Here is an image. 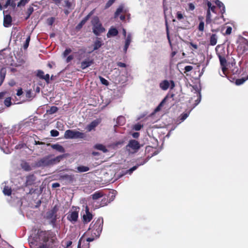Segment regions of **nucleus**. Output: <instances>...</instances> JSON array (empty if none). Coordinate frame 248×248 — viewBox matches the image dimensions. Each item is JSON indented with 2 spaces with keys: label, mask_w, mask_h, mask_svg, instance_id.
<instances>
[{
  "label": "nucleus",
  "mask_w": 248,
  "mask_h": 248,
  "mask_svg": "<svg viewBox=\"0 0 248 248\" xmlns=\"http://www.w3.org/2000/svg\"><path fill=\"white\" fill-rule=\"evenodd\" d=\"M118 34V31L115 28H111L107 33V37L116 36Z\"/></svg>",
  "instance_id": "obj_23"
},
{
  "label": "nucleus",
  "mask_w": 248,
  "mask_h": 248,
  "mask_svg": "<svg viewBox=\"0 0 248 248\" xmlns=\"http://www.w3.org/2000/svg\"><path fill=\"white\" fill-rule=\"evenodd\" d=\"M99 79L101 83L102 84L105 85L106 86H108L109 85V82L102 77L100 76Z\"/></svg>",
  "instance_id": "obj_41"
},
{
  "label": "nucleus",
  "mask_w": 248,
  "mask_h": 248,
  "mask_svg": "<svg viewBox=\"0 0 248 248\" xmlns=\"http://www.w3.org/2000/svg\"><path fill=\"white\" fill-rule=\"evenodd\" d=\"M103 226V219L102 218H98L97 219H94L90 224V227L102 231Z\"/></svg>",
  "instance_id": "obj_8"
},
{
  "label": "nucleus",
  "mask_w": 248,
  "mask_h": 248,
  "mask_svg": "<svg viewBox=\"0 0 248 248\" xmlns=\"http://www.w3.org/2000/svg\"><path fill=\"white\" fill-rule=\"evenodd\" d=\"M52 156V155H48L40 158L36 162V166L38 167H45L53 165Z\"/></svg>",
  "instance_id": "obj_6"
},
{
  "label": "nucleus",
  "mask_w": 248,
  "mask_h": 248,
  "mask_svg": "<svg viewBox=\"0 0 248 248\" xmlns=\"http://www.w3.org/2000/svg\"><path fill=\"white\" fill-rule=\"evenodd\" d=\"M207 6H208V10H209L210 11H212L213 12H215V6H212V4H211V3L210 2L208 1L207 2Z\"/></svg>",
  "instance_id": "obj_50"
},
{
  "label": "nucleus",
  "mask_w": 248,
  "mask_h": 248,
  "mask_svg": "<svg viewBox=\"0 0 248 248\" xmlns=\"http://www.w3.org/2000/svg\"><path fill=\"white\" fill-rule=\"evenodd\" d=\"M176 17L178 20H181L183 19L184 16L181 12H178L176 14Z\"/></svg>",
  "instance_id": "obj_53"
},
{
  "label": "nucleus",
  "mask_w": 248,
  "mask_h": 248,
  "mask_svg": "<svg viewBox=\"0 0 248 248\" xmlns=\"http://www.w3.org/2000/svg\"><path fill=\"white\" fill-rule=\"evenodd\" d=\"M86 135L85 133L73 130H67L64 134L65 139H85Z\"/></svg>",
  "instance_id": "obj_3"
},
{
  "label": "nucleus",
  "mask_w": 248,
  "mask_h": 248,
  "mask_svg": "<svg viewBox=\"0 0 248 248\" xmlns=\"http://www.w3.org/2000/svg\"><path fill=\"white\" fill-rule=\"evenodd\" d=\"M101 232L102 231H99L97 229L89 227L86 233L87 235L91 236L90 238H93L94 240L95 238L99 237Z\"/></svg>",
  "instance_id": "obj_13"
},
{
  "label": "nucleus",
  "mask_w": 248,
  "mask_h": 248,
  "mask_svg": "<svg viewBox=\"0 0 248 248\" xmlns=\"http://www.w3.org/2000/svg\"><path fill=\"white\" fill-rule=\"evenodd\" d=\"M51 136L52 137H57L59 135V132L56 130H52L50 131Z\"/></svg>",
  "instance_id": "obj_49"
},
{
  "label": "nucleus",
  "mask_w": 248,
  "mask_h": 248,
  "mask_svg": "<svg viewBox=\"0 0 248 248\" xmlns=\"http://www.w3.org/2000/svg\"><path fill=\"white\" fill-rule=\"evenodd\" d=\"M123 7L122 6H120L116 11L114 16L115 17H117L120 13H121L123 12Z\"/></svg>",
  "instance_id": "obj_44"
},
{
  "label": "nucleus",
  "mask_w": 248,
  "mask_h": 248,
  "mask_svg": "<svg viewBox=\"0 0 248 248\" xmlns=\"http://www.w3.org/2000/svg\"><path fill=\"white\" fill-rule=\"evenodd\" d=\"M33 11H34V10H33V8L32 7L30 6L28 8V9H27V12H26V14H27V16L25 17V19L26 20H27L29 18V17H30L31 15L33 13Z\"/></svg>",
  "instance_id": "obj_34"
},
{
  "label": "nucleus",
  "mask_w": 248,
  "mask_h": 248,
  "mask_svg": "<svg viewBox=\"0 0 248 248\" xmlns=\"http://www.w3.org/2000/svg\"><path fill=\"white\" fill-rule=\"evenodd\" d=\"M3 14H5V11H3ZM12 18L9 14L4 15L3 18V26L5 27L8 28L12 25Z\"/></svg>",
  "instance_id": "obj_16"
},
{
  "label": "nucleus",
  "mask_w": 248,
  "mask_h": 248,
  "mask_svg": "<svg viewBox=\"0 0 248 248\" xmlns=\"http://www.w3.org/2000/svg\"><path fill=\"white\" fill-rule=\"evenodd\" d=\"M248 50V41L246 39H242L237 46V51L239 53L242 54Z\"/></svg>",
  "instance_id": "obj_11"
},
{
  "label": "nucleus",
  "mask_w": 248,
  "mask_h": 248,
  "mask_svg": "<svg viewBox=\"0 0 248 248\" xmlns=\"http://www.w3.org/2000/svg\"><path fill=\"white\" fill-rule=\"evenodd\" d=\"M188 116V114L187 113L183 114L181 116V120L183 121H184Z\"/></svg>",
  "instance_id": "obj_63"
},
{
  "label": "nucleus",
  "mask_w": 248,
  "mask_h": 248,
  "mask_svg": "<svg viewBox=\"0 0 248 248\" xmlns=\"http://www.w3.org/2000/svg\"><path fill=\"white\" fill-rule=\"evenodd\" d=\"M132 136L134 138L137 139L140 136V133L139 132H134L132 134Z\"/></svg>",
  "instance_id": "obj_64"
},
{
  "label": "nucleus",
  "mask_w": 248,
  "mask_h": 248,
  "mask_svg": "<svg viewBox=\"0 0 248 248\" xmlns=\"http://www.w3.org/2000/svg\"><path fill=\"white\" fill-rule=\"evenodd\" d=\"M72 52V50L70 48H66L62 53L63 57H66L69 54Z\"/></svg>",
  "instance_id": "obj_48"
},
{
  "label": "nucleus",
  "mask_w": 248,
  "mask_h": 248,
  "mask_svg": "<svg viewBox=\"0 0 248 248\" xmlns=\"http://www.w3.org/2000/svg\"><path fill=\"white\" fill-rule=\"evenodd\" d=\"M55 20V18L51 17L47 19V23L49 26H52L54 23Z\"/></svg>",
  "instance_id": "obj_46"
},
{
  "label": "nucleus",
  "mask_w": 248,
  "mask_h": 248,
  "mask_svg": "<svg viewBox=\"0 0 248 248\" xmlns=\"http://www.w3.org/2000/svg\"><path fill=\"white\" fill-rule=\"evenodd\" d=\"M159 86L163 90H167L169 88L171 90L175 87V84L172 80H164L160 83Z\"/></svg>",
  "instance_id": "obj_10"
},
{
  "label": "nucleus",
  "mask_w": 248,
  "mask_h": 248,
  "mask_svg": "<svg viewBox=\"0 0 248 248\" xmlns=\"http://www.w3.org/2000/svg\"><path fill=\"white\" fill-rule=\"evenodd\" d=\"M102 42L100 38H98L93 44V49L92 51L97 50L102 46Z\"/></svg>",
  "instance_id": "obj_27"
},
{
  "label": "nucleus",
  "mask_w": 248,
  "mask_h": 248,
  "mask_svg": "<svg viewBox=\"0 0 248 248\" xmlns=\"http://www.w3.org/2000/svg\"><path fill=\"white\" fill-rule=\"evenodd\" d=\"M16 0H7L5 4L3 5V7L6 8L8 6H11L13 9H15L16 7Z\"/></svg>",
  "instance_id": "obj_24"
},
{
  "label": "nucleus",
  "mask_w": 248,
  "mask_h": 248,
  "mask_svg": "<svg viewBox=\"0 0 248 248\" xmlns=\"http://www.w3.org/2000/svg\"><path fill=\"white\" fill-rule=\"evenodd\" d=\"M60 179L62 180H66L68 183H72L75 181L74 175L64 174L60 176Z\"/></svg>",
  "instance_id": "obj_18"
},
{
  "label": "nucleus",
  "mask_w": 248,
  "mask_h": 248,
  "mask_svg": "<svg viewBox=\"0 0 248 248\" xmlns=\"http://www.w3.org/2000/svg\"><path fill=\"white\" fill-rule=\"evenodd\" d=\"M143 127V125L140 123H137L134 124L133 126V129L136 131H139Z\"/></svg>",
  "instance_id": "obj_40"
},
{
  "label": "nucleus",
  "mask_w": 248,
  "mask_h": 248,
  "mask_svg": "<svg viewBox=\"0 0 248 248\" xmlns=\"http://www.w3.org/2000/svg\"><path fill=\"white\" fill-rule=\"evenodd\" d=\"M215 3L217 5L219 8L220 9L221 12L223 14L225 12V7L222 2L219 0H215Z\"/></svg>",
  "instance_id": "obj_28"
},
{
  "label": "nucleus",
  "mask_w": 248,
  "mask_h": 248,
  "mask_svg": "<svg viewBox=\"0 0 248 248\" xmlns=\"http://www.w3.org/2000/svg\"><path fill=\"white\" fill-rule=\"evenodd\" d=\"M104 196L103 193L100 191H97L94 192L93 194L91 195L92 199L94 201H96L100 199V198H102Z\"/></svg>",
  "instance_id": "obj_22"
},
{
  "label": "nucleus",
  "mask_w": 248,
  "mask_h": 248,
  "mask_svg": "<svg viewBox=\"0 0 248 248\" xmlns=\"http://www.w3.org/2000/svg\"><path fill=\"white\" fill-rule=\"evenodd\" d=\"M101 122V119L97 118L92 121L90 124H88L86 129L88 132L94 130L95 128L97 127Z\"/></svg>",
  "instance_id": "obj_12"
},
{
  "label": "nucleus",
  "mask_w": 248,
  "mask_h": 248,
  "mask_svg": "<svg viewBox=\"0 0 248 248\" xmlns=\"http://www.w3.org/2000/svg\"><path fill=\"white\" fill-rule=\"evenodd\" d=\"M58 110V108L56 106H52L50 108V109L47 110L49 114H52L56 113Z\"/></svg>",
  "instance_id": "obj_38"
},
{
  "label": "nucleus",
  "mask_w": 248,
  "mask_h": 248,
  "mask_svg": "<svg viewBox=\"0 0 248 248\" xmlns=\"http://www.w3.org/2000/svg\"><path fill=\"white\" fill-rule=\"evenodd\" d=\"M57 238L54 232L50 231L38 230L34 236L29 240L30 243L35 244L39 243L40 245L38 248H51L50 243L53 244L56 242Z\"/></svg>",
  "instance_id": "obj_1"
},
{
  "label": "nucleus",
  "mask_w": 248,
  "mask_h": 248,
  "mask_svg": "<svg viewBox=\"0 0 248 248\" xmlns=\"http://www.w3.org/2000/svg\"><path fill=\"white\" fill-rule=\"evenodd\" d=\"M36 178L33 174L28 175L26 177V184L27 186L33 185L35 181Z\"/></svg>",
  "instance_id": "obj_19"
},
{
  "label": "nucleus",
  "mask_w": 248,
  "mask_h": 248,
  "mask_svg": "<svg viewBox=\"0 0 248 248\" xmlns=\"http://www.w3.org/2000/svg\"><path fill=\"white\" fill-rule=\"evenodd\" d=\"M210 44L215 46L217 43V37L216 34H212L210 37Z\"/></svg>",
  "instance_id": "obj_32"
},
{
  "label": "nucleus",
  "mask_w": 248,
  "mask_h": 248,
  "mask_svg": "<svg viewBox=\"0 0 248 248\" xmlns=\"http://www.w3.org/2000/svg\"><path fill=\"white\" fill-rule=\"evenodd\" d=\"M131 35L130 34L127 35L125 41V45L124 47V51L126 53L131 42Z\"/></svg>",
  "instance_id": "obj_21"
},
{
  "label": "nucleus",
  "mask_w": 248,
  "mask_h": 248,
  "mask_svg": "<svg viewBox=\"0 0 248 248\" xmlns=\"http://www.w3.org/2000/svg\"><path fill=\"white\" fill-rule=\"evenodd\" d=\"M47 145H50L52 149H55L60 153H63L65 152L64 148L59 144H50L49 143Z\"/></svg>",
  "instance_id": "obj_20"
},
{
  "label": "nucleus",
  "mask_w": 248,
  "mask_h": 248,
  "mask_svg": "<svg viewBox=\"0 0 248 248\" xmlns=\"http://www.w3.org/2000/svg\"><path fill=\"white\" fill-rule=\"evenodd\" d=\"M23 93V91H22V89L21 88H20L19 89H18L17 90L16 95L17 96H19L21 95H22Z\"/></svg>",
  "instance_id": "obj_61"
},
{
  "label": "nucleus",
  "mask_w": 248,
  "mask_h": 248,
  "mask_svg": "<svg viewBox=\"0 0 248 248\" xmlns=\"http://www.w3.org/2000/svg\"><path fill=\"white\" fill-rule=\"evenodd\" d=\"M92 24L93 25V32L95 35L99 36L105 31V29L103 27L98 17H94L93 19Z\"/></svg>",
  "instance_id": "obj_2"
},
{
  "label": "nucleus",
  "mask_w": 248,
  "mask_h": 248,
  "mask_svg": "<svg viewBox=\"0 0 248 248\" xmlns=\"http://www.w3.org/2000/svg\"><path fill=\"white\" fill-rule=\"evenodd\" d=\"M21 166L23 169L26 171H29L31 170V167L29 163L25 162L22 163Z\"/></svg>",
  "instance_id": "obj_35"
},
{
  "label": "nucleus",
  "mask_w": 248,
  "mask_h": 248,
  "mask_svg": "<svg viewBox=\"0 0 248 248\" xmlns=\"http://www.w3.org/2000/svg\"><path fill=\"white\" fill-rule=\"evenodd\" d=\"M167 96H166L163 100L161 101L159 106L156 108V112L160 110L161 107L164 105V104L166 103V100L167 99Z\"/></svg>",
  "instance_id": "obj_39"
},
{
  "label": "nucleus",
  "mask_w": 248,
  "mask_h": 248,
  "mask_svg": "<svg viewBox=\"0 0 248 248\" xmlns=\"http://www.w3.org/2000/svg\"><path fill=\"white\" fill-rule=\"evenodd\" d=\"M89 15L85 17L76 26V29L78 30H79L82 28L83 26L87 22L88 18H89Z\"/></svg>",
  "instance_id": "obj_25"
},
{
  "label": "nucleus",
  "mask_w": 248,
  "mask_h": 248,
  "mask_svg": "<svg viewBox=\"0 0 248 248\" xmlns=\"http://www.w3.org/2000/svg\"><path fill=\"white\" fill-rule=\"evenodd\" d=\"M93 218V215L89 211V208L87 205L85 206V213L82 216V221L84 224L90 222Z\"/></svg>",
  "instance_id": "obj_9"
},
{
  "label": "nucleus",
  "mask_w": 248,
  "mask_h": 248,
  "mask_svg": "<svg viewBox=\"0 0 248 248\" xmlns=\"http://www.w3.org/2000/svg\"><path fill=\"white\" fill-rule=\"evenodd\" d=\"M95 148L97 150L102 151L104 153L107 151V149H106V147L104 145L101 144H96L95 146Z\"/></svg>",
  "instance_id": "obj_33"
},
{
  "label": "nucleus",
  "mask_w": 248,
  "mask_h": 248,
  "mask_svg": "<svg viewBox=\"0 0 248 248\" xmlns=\"http://www.w3.org/2000/svg\"><path fill=\"white\" fill-rule=\"evenodd\" d=\"M140 165H137L136 166H133V167H132L131 168L127 170V173L131 174L133 172V171L136 170Z\"/></svg>",
  "instance_id": "obj_52"
},
{
  "label": "nucleus",
  "mask_w": 248,
  "mask_h": 248,
  "mask_svg": "<svg viewBox=\"0 0 248 248\" xmlns=\"http://www.w3.org/2000/svg\"><path fill=\"white\" fill-rule=\"evenodd\" d=\"M219 60H220V62L222 70L223 72V74L225 75L226 74H225V72L226 70V61L225 58L220 57H219Z\"/></svg>",
  "instance_id": "obj_26"
},
{
  "label": "nucleus",
  "mask_w": 248,
  "mask_h": 248,
  "mask_svg": "<svg viewBox=\"0 0 248 248\" xmlns=\"http://www.w3.org/2000/svg\"><path fill=\"white\" fill-rule=\"evenodd\" d=\"M94 63V60L93 59H90L87 58L80 63V68L82 69H85L86 68L91 66Z\"/></svg>",
  "instance_id": "obj_15"
},
{
  "label": "nucleus",
  "mask_w": 248,
  "mask_h": 248,
  "mask_svg": "<svg viewBox=\"0 0 248 248\" xmlns=\"http://www.w3.org/2000/svg\"><path fill=\"white\" fill-rule=\"evenodd\" d=\"M4 105L5 106H6L7 107H10L12 104L11 97H7L4 100Z\"/></svg>",
  "instance_id": "obj_37"
},
{
  "label": "nucleus",
  "mask_w": 248,
  "mask_h": 248,
  "mask_svg": "<svg viewBox=\"0 0 248 248\" xmlns=\"http://www.w3.org/2000/svg\"><path fill=\"white\" fill-rule=\"evenodd\" d=\"M44 75H45L44 72L42 70H38L37 71L36 76L37 77L39 78L40 79H42L43 78H44Z\"/></svg>",
  "instance_id": "obj_43"
},
{
  "label": "nucleus",
  "mask_w": 248,
  "mask_h": 248,
  "mask_svg": "<svg viewBox=\"0 0 248 248\" xmlns=\"http://www.w3.org/2000/svg\"><path fill=\"white\" fill-rule=\"evenodd\" d=\"M64 157V155H60L56 157L52 158L53 165L59 162Z\"/></svg>",
  "instance_id": "obj_29"
},
{
  "label": "nucleus",
  "mask_w": 248,
  "mask_h": 248,
  "mask_svg": "<svg viewBox=\"0 0 248 248\" xmlns=\"http://www.w3.org/2000/svg\"><path fill=\"white\" fill-rule=\"evenodd\" d=\"M116 0H108V1L106 3L105 5L106 8H108L110 6H111L112 4L115 2Z\"/></svg>",
  "instance_id": "obj_51"
},
{
  "label": "nucleus",
  "mask_w": 248,
  "mask_h": 248,
  "mask_svg": "<svg viewBox=\"0 0 248 248\" xmlns=\"http://www.w3.org/2000/svg\"><path fill=\"white\" fill-rule=\"evenodd\" d=\"M65 6L67 7L68 8H70L71 7L72 4L68 0H65L64 1Z\"/></svg>",
  "instance_id": "obj_58"
},
{
  "label": "nucleus",
  "mask_w": 248,
  "mask_h": 248,
  "mask_svg": "<svg viewBox=\"0 0 248 248\" xmlns=\"http://www.w3.org/2000/svg\"><path fill=\"white\" fill-rule=\"evenodd\" d=\"M117 65L120 67H126V64L122 62H118L117 63Z\"/></svg>",
  "instance_id": "obj_59"
},
{
  "label": "nucleus",
  "mask_w": 248,
  "mask_h": 248,
  "mask_svg": "<svg viewBox=\"0 0 248 248\" xmlns=\"http://www.w3.org/2000/svg\"><path fill=\"white\" fill-rule=\"evenodd\" d=\"M204 23L202 21L200 23L199 25V30L201 31H203L204 30Z\"/></svg>",
  "instance_id": "obj_55"
},
{
  "label": "nucleus",
  "mask_w": 248,
  "mask_h": 248,
  "mask_svg": "<svg viewBox=\"0 0 248 248\" xmlns=\"http://www.w3.org/2000/svg\"><path fill=\"white\" fill-rule=\"evenodd\" d=\"M141 145L138 141L131 140L125 146V149L129 154H134L137 153Z\"/></svg>",
  "instance_id": "obj_4"
},
{
  "label": "nucleus",
  "mask_w": 248,
  "mask_h": 248,
  "mask_svg": "<svg viewBox=\"0 0 248 248\" xmlns=\"http://www.w3.org/2000/svg\"><path fill=\"white\" fill-rule=\"evenodd\" d=\"M78 218V211H77L69 212L67 217V219L73 223L76 222Z\"/></svg>",
  "instance_id": "obj_14"
},
{
  "label": "nucleus",
  "mask_w": 248,
  "mask_h": 248,
  "mask_svg": "<svg viewBox=\"0 0 248 248\" xmlns=\"http://www.w3.org/2000/svg\"><path fill=\"white\" fill-rule=\"evenodd\" d=\"M192 69H193V67L192 66H190V65L186 66L185 67V72L190 71Z\"/></svg>",
  "instance_id": "obj_60"
},
{
  "label": "nucleus",
  "mask_w": 248,
  "mask_h": 248,
  "mask_svg": "<svg viewBox=\"0 0 248 248\" xmlns=\"http://www.w3.org/2000/svg\"><path fill=\"white\" fill-rule=\"evenodd\" d=\"M100 202L99 203H97V204L95 205V208H99L100 207L105 206L110 202L108 197L103 196Z\"/></svg>",
  "instance_id": "obj_17"
},
{
  "label": "nucleus",
  "mask_w": 248,
  "mask_h": 248,
  "mask_svg": "<svg viewBox=\"0 0 248 248\" xmlns=\"http://www.w3.org/2000/svg\"><path fill=\"white\" fill-rule=\"evenodd\" d=\"M73 59H74L73 55H70L67 57V58L66 59V62L67 63H68V62H70Z\"/></svg>",
  "instance_id": "obj_56"
},
{
  "label": "nucleus",
  "mask_w": 248,
  "mask_h": 248,
  "mask_svg": "<svg viewBox=\"0 0 248 248\" xmlns=\"http://www.w3.org/2000/svg\"><path fill=\"white\" fill-rule=\"evenodd\" d=\"M42 79H44L47 83H48L49 81V75L47 74L44 75V78Z\"/></svg>",
  "instance_id": "obj_57"
},
{
  "label": "nucleus",
  "mask_w": 248,
  "mask_h": 248,
  "mask_svg": "<svg viewBox=\"0 0 248 248\" xmlns=\"http://www.w3.org/2000/svg\"><path fill=\"white\" fill-rule=\"evenodd\" d=\"M124 140H119L118 141H116L115 143V145L117 146L119 145H121L124 143Z\"/></svg>",
  "instance_id": "obj_62"
},
{
  "label": "nucleus",
  "mask_w": 248,
  "mask_h": 248,
  "mask_svg": "<svg viewBox=\"0 0 248 248\" xmlns=\"http://www.w3.org/2000/svg\"><path fill=\"white\" fill-rule=\"evenodd\" d=\"M6 75V70L5 68H1L0 71V77L1 81H3Z\"/></svg>",
  "instance_id": "obj_36"
},
{
  "label": "nucleus",
  "mask_w": 248,
  "mask_h": 248,
  "mask_svg": "<svg viewBox=\"0 0 248 248\" xmlns=\"http://www.w3.org/2000/svg\"><path fill=\"white\" fill-rule=\"evenodd\" d=\"M93 238L88 237L85 239L84 237L82 236L79 240L78 248H89V242L93 241Z\"/></svg>",
  "instance_id": "obj_7"
},
{
  "label": "nucleus",
  "mask_w": 248,
  "mask_h": 248,
  "mask_svg": "<svg viewBox=\"0 0 248 248\" xmlns=\"http://www.w3.org/2000/svg\"><path fill=\"white\" fill-rule=\"evenodd\" d=\"M30 0H20V1L17 3L18 7L24 6Z\"/></svg>",
  "instance_id": "obj_42"
},
{
  "label": "nucleus",
  "mask_w": 248,
  "mask_h": 248,
  "mask_svg": "<svg viewBox=\"0 0 248 248\" xmlns=\"http://www.w3.org/2000/svg\"><path fill=\"white\" fill-rule=\"evenodd\" d=\"M206 22L207 23H209L211 22V13L209 10H207V16H206Z\"/></svg>",
  "instance_id": "obj_47"
},
{
  "label": "nucleus",
  "mask_w": 248,
  "mask_h": 248,
  "mask_svg": "<svg viewBox=\"0 0 248 248\" xmlns=\"http://www.w3.org/2000/svg\"><path fill=\"white\" fill-rule=\"evenodd\" d=\"M3 192L4 195L10 196L12 193L11 188L8 186H5L3 190Z\"/></svg>",
  "instance_id": "obj_31"
},
{
  "label": "nucleus",
  "mask_w": 248,
  "mask_h": 248,
  "mask_svg": "<svg viewBox=\"0 0 248 248\" xmlns=\"http://www.w3.org/2000/svg\"><path fill=\"white\" fill-rule=\"evenodd\" d=\"M58 207L55 205L53 208L47 211L46 214V218L50 220V223L55 225L57 219V213L58 211Z\"/></svg>",
  "instance_id": "obj_5"
},
{
  "label": "nucleus",
  "mask_w": 248,
  "mask_h": 248,
  "mask_svg": "<svg viewBox=\"0 0 248 248\" xmlns=\"http://www.w3.org/2000/svg\"><path fill=\"white\" fill-rule=\"evenodd\" d=\"M31 91L28 90L26 92V97L28 98H30L31 97Z\"/></svg>",
  "instance_id": "obj_54"
},
{
  "label": "nucleus",
  "mask_w": 248,
  "mask_h": 248,
  "mask_svg": "<svg viewBox=\"0 0 248 248\" xmlns=\"http://www.w3.org/2000/svg\"><path fill=\"white\" fill-rule=\"evenodd\" d=\"M77 169L78 172H82L88 171L89 170V168L86 166H80L78 167Z\"/></svg>",
  "instance_id": "obj_30"
},
{
  "label": "nucleus",
  "mask_w": 248,
  "mask_h": 248,
  "mask_svg": "<svg viewBox=\"0 0 248 248\" xmlns=\"http://www.w3.org/2000/svg\"><path fill=\"white\" fill-rule=\"evenodd\" d=\"M30 40H31V37H30V36H29L27 38L26 40L25 41V44H24V46H23V48H24V49H26L28 48V47L29 46V43H30Z\"/></svg>",
  "instance_id": "obj_45"
}]
</instances>
